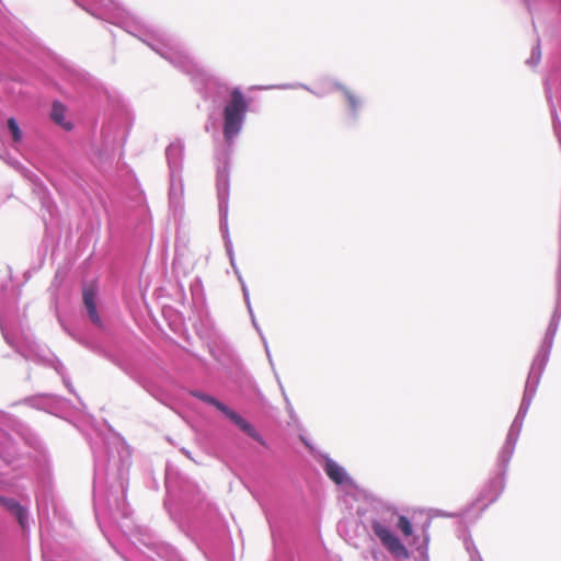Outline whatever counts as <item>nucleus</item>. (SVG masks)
<instances>
[{
    "label": "nucleus",
    "mask_w": 561,
    "mask_h": 561,
    "mask_svg": "<svg viewBox=\"0 0 561 561\" xmlns=\"http://www.w3.org/2000/svg\"><path fill=\"white\" fill-rule=\"evenodd\" d=\"M66 112L67 110L64 104H61L60 102H54L50 117L56 124L60 125L66 130H70L72 128V125L69 122H66Z\"/></svg>",
    "instance_id": "nucleus-7"
},
{
    "label": "nucleus",
    "mask_w": 561,
    "mask_h": 561,
    "mask_svg": "<svg viewBox=\"0 0 561 561\" xmlns=\"http://www.w3.org/2000/svg\"><path fill=\"white\" fill-rule=\"evenodd\" d=\"M345 95H346V99H347V102H348L350 106L353 110H356L357 106L359 105L358 98L356 95H354L351 91H346Z\"/></svg>",
    "instance_id": "nucleus-10"
},
{
    "label": "nucleus",
    "mask_w": 561,
    "mask_h": 561,
    "mask_svg": "<svg viewBox=\"0 0 561 561\" xmlns=\"http://www.w3.org/2000/svg\"><path fill=\"white\" fill-rule=\"evenodd\" d=\"M191 396L199 399L201 401L213 405L218 411H220L230 422H232L234 425H237L243 433H245L248 436H250L252 439L257 442L263 447H267L266 440L264 437L259 433V431L244 417H242L240 414H238L236 411L230 409L225 403L217 400L215 397L204 393L198 390H193L190 392Z\"/></svg>",
    "instance_id": "nucleus-2"
},
{
    "label": "nucleus",
    "mask_w": 561,
    "mask_h": 561,
    "mask_svg": "<svg viewBox=\"0 0 561 561\" xmlns=\"http://www.w3.org/2000/svg\"><path fill=\"white\" fill-rule=\"evenodd\" d=\"M324 471L328 474V477L336 484H342L346 480L344 469L332 459L325 460Z\"/></svg>",
    "instance_id": "nucleus-6"
},
{
    "label": "nucleus",
    "mask_w": 561,
    "mask_h": 561,
    "mask_svg": "<svg viewBox=\"0 0 561 561\" xmlns=\"http://www.w3.org/2000/svg\"><path fill=\"white\" fill-rule=\"evenodd\" d=\"M371 529L376 537L380 540L382 546L392 554L396 559H409L410 552L407 547L394 536L390 529L382 525L379 520L371 523Z\"/></svg>",
    "instance_id": "nucleus-3"
},
{
    "label": "nucleus",
    "mask_w": 561,
    "mask_h": 561,
    "mask_svg": "<svg viewBox=\"0 0 561 561\" xmlns=\"http://www.w3.org/2000/svg\"><path fill=\"white\" fill-rule=\"evenodd\" d=\"M247 111L248 103L243 93L239 89H233L224 108V136L227 140L238 135Z\"/></svg>",
    "instance_id": "nucleus-1"
},
{
    "label": "nucleus",
    "mask_w": 561,
    "mask_h": 561,
    "mask_svg": "<svg viewBox=\"0 0 561 561\" xmlns=\"http://www.w3.org/2000/svg\"><path fill=\"white\" fill-rule=\"evenodd\" d=\"M397 526L405 537H410L413 534L412 524L403 515L399 516Z\"/></svg>",
    "instance_id": "nucleus-9"
},
{
    "label": "nucleus",
    "mask_w": 561,
    "mask_h": 561,
    "mask_svg": "<svg viewBox=\"0 0 561 561\" xmlns=\"http://www.w3.org/2000/svg\"><path fill=\"white\" fill-rule=\"evenodd\" d=\"M0 505L3 506L4 508H7L10 513H12L16 517L21 527H23V528L25 527V520H26L27 514H26L25 508L20 503H18L13 499H7L3 496H0Z\"/></svg>",
    "instance_id": "nucleus-5"
},
{
    "label": "nucleus",
    "mask_w": 561,
    "mask_h": 561,
    "mask_svg": "<svg viewBox=\"0 0 561 561\" xmlns=\"http://www.w3.org/2000/svg\"><path fill=\"white\" fill-rule=\"evenodd\" d=\"M96 288L89 285L83 289V304L88 311L90 320L98 327L102 325V319L96 310Z\"/></svg>",
    "instance_id": "nucleus-4"
},
{
    "label": "nucleus",
    "mask_w": 561,
    "mask_h": 561,
    "mask_svg": "<svg viewBox=\"0 0 561 561\" xmlns=\"http://www.w3.org/2000/svg\"><path fill=\"white\" fill-rule=\"evenodd\" d=\"M8 129L12 134V138L14 142H20L22 140V131L18 125V122L11 117L7 122Z\"/></svg>",
    "instance_id": "nucleus-8"
}]
</instances>
